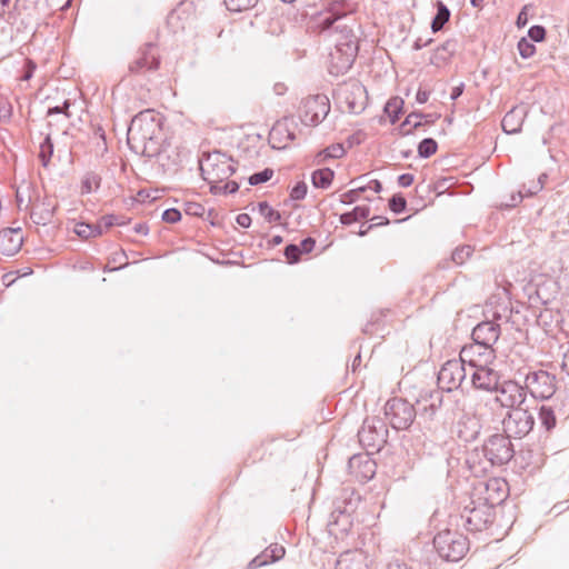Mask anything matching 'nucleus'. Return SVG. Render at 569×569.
<instances>
[{
    "label": "nucleus",
    "instance_id": "f257e3e1",
    "mask_svg": "<svg viewBox=\"0 0 569 569\" xmlns=\"http://www.w3.org/2000/svg\"><path fill=\"white\" fill-rule=\"evenodd\" d=\"M358 3L351 0H339L330 3L329 13L322 21L323 30H333L335 51L330 53L332 67L337 72L348 71L358 53V38L355 33V19H349L352 23H341L340 20L348 14L357 11Z\"/></svg>",
    "mask_w": 569,
    "mask_h": 569
},
{
    "label": "nucleus",
    "instance_id": "f03ea898",
    "mask_svg": "<svg viewBox=\"0 0 569 569\" xmlns=\"http://www.w3.org/2000/svg\"><path fill=\"white\" fill-rule=\"evenodd\" d=\"M162 131L161 117L153 110H143L134 116L128 128V144L143 154L157 144Z\"/></svg>",
    "mask_w": 569,
    "mask_h": 569
},
{
    "label": "nucleus",
    "instance_id": "7ed1b4c3",
    "mask_svg": "<svg viewBox=\"0 0 569 569\" xmlns=\"http://www.w3.org/2000/svg\"><path fill=\"white\" fill-rule=\"evenodd\" d=\"M202 178L210 184L222 183L231 177L236 167L231 158L220 151L209 153L200 161Z\"/></svg>",
    "mask_w": 569,
    "mask_h": 569
},
{
    "label": "nucleus",
    "instance_id": "20e7f679",
    "mask_svg": "<svg viewBox=\"0 0 569 569\" xmlns=\"http://www.w3.org/2000/svg\"><path fill=\"white\" fill-rule=\"evenodd\" d=\"M433 546L438 555L447 561H458L469 549L467 538L458 532L445 530L433 538Z\"/></svg>",
    "mask_w": 569,
    "mask_h": 569
},
{
    "label": "nucleus",
    "instance_id": "39448f33",
    "mask_svg": "<svg viewBox=\"0 0 569 569\" xmlns=\"http://www.w3.org/2000/svg\"><path fill=\"white\" fill-rule=\"evenodd\" d=\"M525 391L532 398L546 400L550 399L557 389V379L555 375L546 370L528 371L525 376Z\"/></svg>",
    "mask_w": 569,
    "mask_h": 569
},
{
    "label": "nucleus",
    "instance_id": "423d86ee",
    "mask_svg": "<svg viewBox=\"0 0 569 569\" xmlns=\"http://www.w3.org/2000/svg\"><path fill=\"white\" fill-rule=\"evenodd\" d=\"M481 451L490 466H503L515 456L510 438L500 433L490 436L482 445Z\"/></svg>",
    "mask_w": 569,
    "mask_h": 569
},
{
    "label": "nucleus",
    "instance_id": "0eeeda50",
    "mask_svg": "<svg viewBox=\"0 0 569 569\" xmlns=\"http://www.w3.org/2000/svg\"><path fill=\"white\" fill-rule=\"evenodd\" d=\"M385 415L392 428L408 429L418 412L413 405L402 398H392L385 405Z\"/></svg>",
    "mask_w": 569,
    "mask_h": 569
},
{
    "label": "nucleus",
    "instance_id": "6e6552de",
    "mask_svg": "<svg viewBox=\"0 0 569 569\" xmlns=\"http://www.w3.org/2000/svg\"><path fill=\"white\" fill-rule=\"evenodd\" d=\"M330 112V101L325 94L309 96L301 100L298 116L306 126L319 124Z\"/></svg>",
    "mask_w": 569,
    "mask_h": 569
},
{
    "label": "nucleus",
    "instance_id": "1a4fd4ad",
    "mask_svg": "<svg viewBox=\"0 0 569 569\" xmlns=\"http://www.w3.org/2000/svg\"><path fill=\"white\" fill-rule=\"evenodd\" d=\"M468 367L461 359L445 362L438 373V386L448 392L458 388L463 389L468 376Z\"/></svg>",
    "mask_w": 569,
    "mask_h": 569
},
{
    "label": "nucleus",
    "instance_id": "9d476101",
    "mask_svg": "<svg viewBox=\"0 0 569 569\" xmlns=\"http://www.w3.org/2000/svg\"><path fill=\"white\" fill-rule=\"evenodd\" d=\"M533 426V415L521 407L509 410L502 420L503 432L509 438L521 439L532 430Z\"/></svg>",
    "mask_w": 569,
    "mask_h": 569
},
{
    "label": "nucleus",
    "instance_id": "9b49d317",
    "mask_svg": "<svg viewBox=\"0 0 569 569\" xmlns=\"http://www.w3.org/2000/svg\"><path fill=\"white\" fill-rule=\"evenodd\" d=\"M338 100L350 113H360L367 103V90L359 81H349L337 90Z\"/></svg>",
    "mask_w": 569,
    "mask_h": 569
},
{
    "label": "nucleus",
    "instance_id": "f8f14e48",
    "mask_svg": "<svg viewBox=\"0 0 569 569\" xmlns=\"http://www.w3.org/2000/svg\"><path fill=\"white\" fill-rule=\"evenodd\" d=\"M473 501L466 506L461 513L463 526L472 532L487 529L493 521V507L487 502L470 507Z\"/></svg>",
    "mask_w": 569,
    "mask_h": 569
},
{
    "label": "nucleus",
    "instance_id": "ddd939ff",
    "mask_svg": "<svg viewBox=\"0 0 569 569\" xmlns=\"http://www.w3.org/2000/svg\"><path fill=\"white\" fill-rule=\"evenodd\" d=\"M493 391L496 392L495 401L502 408H507L509 410L520 408V406L526 401V391L523 387L513 380H506L501 383L499 382Z\"/></svg>",
    "mask_w": 569,
    "mask_h": 569
},
{
    "label": "nucleus",
    "instance_id": "4468645a",
    "mask_svg": "<svg viewBox=\"0 0 569 569\" xmlns=\"http://www.w3.org/2000/svg\"><path fill=\"white\" fill-rule=\"evenodd\" d=\"M387 429L383 423L376 419H366L358 431L360 443L366 448L379 449L386 442Z\"/></svg>",
    "mask_w": 569,
    "mask_h": 569
},
{
    "label": "nucleus",
    "instance_id": "2eb2a0df",
    "mask_svg": "<svg viewBox=\"0 0 569 569\" xmlns=\"http://www.w3.org/2000/svg\"><path fill=\"white\" fill-rule=\"evenodd\" d=\"M459 358L466 363L468 369H472L478 367V365L486 366L491 363L496 356L493 348H488L473 341L461 349Z\"/></svg>",
    "mask_w": 569,
    "mask_h": 569
},
{
    "label": "nucleus",
    "instance_id": "dca6fc26",
    "mask_svg": "<svg viewBox=\"0 0 569 569\" xmlns=\"http://www.w3.org/2000/svg\"><path fill=\"white\" fill-rule=\"evenodd\" d=\"M470 380L466 382V386H470L475 389L493 391L499 383V373L491 369L489 365L475 367L469 369Z\"/></svg>",
    "mask_w": 569,
    "mask_h": 569
},
{
    "label": "nucleus",
    "instance_id": "f3484780",
    "mask_svg": "<svg viewBox=\"0 0 569 569\" xmlns=\"http://www.w3.org/2000/svg\"><path fill=\"white\" fill-rule=\"evenodd\" d=\"M159 64L160 60L156 46L148 42L139 50L138 57L129 64V71L131 73L153 71L159 68Z\"/></svg>",
    "mask_w": 569,
    "mask_h": 569
},
{
    "label": "nucleus",
    "instance_id": "a211bd4d",
    "mask_svg": "<svg viewBox=\"0 0 569 569\" xmlns=\"http://www.w3.org/2000/svg\"><path fill=\"white\" fill-rule=\"evenodd\" d=\"M58 202L51 197L38 199L32 203L30 218L38 226H47L51 223Z\"/></svg>",
    "mask_w": 569,
    "mask_h": 569
},
{
    "label": "nucleus",
    "instance_id": "6ab92c4d",
    "mask_svg": "<svg viewBox=\"0 0 569 569\" xmlns=\"http://www.w3.org/2000/svg\"><path fill=\"white\" fill-rule=\"evenodd\" d=\"M500 336V326L492 321H482L472 330V340L488 348H492Z\"/></svg>",
    "mask_w": 569,
    "mask_h": 569
},
{
    "label": "nucleus",
    "instance_id": "aec40b11",
    "mask_svg": "<svg viewBox=\"0 0 569 569\" xmlns=\"http://www.w3.org/2000/svg\"><path fill=\"white\" fill-rule=\"evenodd\" d=\"M23 243V236L20 228H7L0 231V253L3 256L16 254Z\"/></svg>",
    "mask_w": 569,
    "mask_h": 569
},
{
    "label": "nucleus",
    "instance_id": "412c9836",
    "mask_svg": "<svg viewBox=\"0 0 569 569\" xmlns=\"http://www.w3.org/2000/svg\"><path fill=\"white\" fill-rule=\"evenodd\" d=\"M441 405L442 396L439 391H432L421 396L420 399L417 400L419 418L426 421L432 420Z\"/></svg>",
    "mask_w": 569,
    "mask_h": 569
},
{
    "label": "nucleus",
    "instance_id": "4be33fe9",
    "mask_svg": "<svg viewBox=\"0 0 569 569\" xmlns=\"http://www.w3.org/2000/svg\"><path fill=\"white\" fill-rule=\"evenodd\" d=\"M336 569H369V559L362 550H348L340 555Z\"/></svg>",
    "mask_w": 569,
    "mask_h": 569
},
{
    "label": "nucleus",
    "instance_id": "5701e85b",
    "mask_svg": "<svg viewBox=\"0 0 569 569\" xmlns=\"http://www.w3.org/2000/svg\"><path fill=\"white\" fill-rule=\"evenodd\" d=\"M284 553L286 549L283 546L271 543L248 563L247 569H258L277 562L284 557Z\"/></svg>",
    "mask_w": 569,
    "mask_h": 569
},
{
    "label": "nucleus",
    "instance_id": "b1692460",
    "mask_svg": "<svg viewBox=\"0 0 569 569\" xmlns=\"http://www.w3.org/2000/svg\"><path fill=\"white\" fill-rule=\"evenodd\" d=\"M485 501L493 507L506 499L508 485L503 479L491 478L485 482Z\"/></svg>",
    "mask_w": 569,
    "mask_h": 569
},
{
    "label": "nucleus",
    "instance_id": "393cba45",
    "mask_svg": "<svg viewBox=\"0 0 569 569\" xmlns=\"http://www.w3.org/2000/svg\"><path fill=\"white\" fill-rule=\"evenodd\" d=\"M527 111L525 107L512 108L505 114L501 121L502 130L508 134L520 132Z\"/></svg>",
    "mask_w": 569,
    "mask_h": 569
},
{
    "label": "nucleus",
    "instance_id": "a878e982",
    "mask_svg": "<svg viewBox=\"0 0 569 569\" xmlns=\"http://www.w3.org/2000/svg\"><path fill=\"white\" fill-rule=\"evenodd\" d=\"M26 0H0V16H8V20H16L22 10L29 7Z\"/></svg>",
    "mask_w": 569,
    "mask_h": 569
},
{
    "label": "nucleus",
    "instance_id": "bb28decb",
    "mask_svg": "<svg viewBox=\"0 0 569 569\" xmlns=\"http://www.w3.org/2000/svg\"><path fill=\"white\" fill-rule=\"evenodd\" d=\"M73 231L82 239L96 238L103 233L101 223L90 224L86 222L76 223Z\"/></svg>",
    "mask_w": 569,
    "mask_h": 569
},
{
    "label": "nucleus",
    "instance_id": "cd10ccee",
    "mask_svg": "<svg viewBox=\"0 0 569 569\" xmlns=\"http://www.w3.org/2000/svg\"><path fill=\"white\" fill-rule=\"evenodd\" d=\"M333 177V170L329 168H322L312 172L311 181L316 188L327 189L331 184Z\"/></svg>",
    "mask_w": 569,
    "mask_h": 569
},
{
    "label": "nucleus",
    "instance_id": "c85d7f7f",
    "mask_svg": "<svg viewBox=\"0 0 569 569\" xmlns=\"http://www.w3.org/2000/svg\"><path fill=\"white\" fill-rule=\"evenodd\" d=\"M539 420L541 426L550 431L556 427L557 423V415L553 406L551 405H542L539 408Z\"/></svg>",
    "mask_w": 569,
    "mask_h": 569
},
{
    "label": "nucleus",
    "instance_id": "c756f323",
    "mask_svg": "<svg viewBox=\"0 0 569 569\" xmlns=\"http://www.w3.org/2000/svg\"><path fill=\"white\" fill-rule=\"evenodd\" d=\"M437 13L431 22L433 32L440 31L450 19V10L442 1H437Z\"/></svg>",
    "mask_w": 569,
    "mask_h": 569
},
{
    "label": "nucleus",
    "instance_id": "7c9ffc66",
    "mask_svg": "<svg viewBox=\"0 0 569 569\" xmlns=\"http://www.w3.org/2000/svg\"><path fill=\"white\" fill-rule=\"evenodd\" d=\"M370 209L366 206H358L352 211L342 213L340 216V222L342 224H351L358 220L366 219L369 217Z\"/></svg>",
    "mask_w": 569,
    "mask_h": 569
},
{
    "label": "nucleus",
    "instance_id": "2f4dec72",
    "mask_svg": "<svg viewBox=\"0 0 569 569\" xmlns=\"http://www.w3.org/2000/svg\"><path fill=\"white\" fill-rule=\"evenodd\" d=\"M101 177L96 172H87L81 181V193H91L100 188Z\"/></svg>",
    "mask_w": 569,
    "mask_h": 569
},
{
    "label": "nucleus",
    "instance_id": "473e14b6",
    "mask_svg": "<svg viewBox=\"0 0 569 569\" xmlns=\"http://www.w3.org/2000/svg\"><path fill=\"white\" fill-rule=\"evenodd\" d=\"M426 116L418 112H412L407 116L405 121L400 126V130L403 134H410L412 132V129H416L422 124L421 119Z\"/></svg>",
    "mask_w": 569,
    "mask_h": 569
},
{
    "label": "nucleus",
    "instance_id": "72a5a7b5",
    "mask_svg": "<svg viewBox=\"0 0 569 569\" xmlns=\"http://www.w3.org/2000/svg\"><path fill=\"white\" fill-rule=\"evenodd\" d=\"M402 106H403V100L400 99V98H392L390 99L386 106H385V112L388 114V117L390 118V121L392 123H395L398 118H399V114L402 110Z\"/></svg>",
    "mask_w": 569,
    "mask_h": 569
},
{
    "label": "nucleus",
    "instance_id": "f704fd0d",
    "mask_svg": "<svg viewBox=\"0 0 569 569\" xmlns=\"http://www.w3.org/2000/svg\"><path fill=\"white\" fill-rule=\"evenodd\" d=\"M345 152L346 151H345V148L342 144L335 143V144L329 146L325 150L320 151L317 154V159H318V162H321L322 160H325L327 158L339 159L345 154Z\"/></svg>",
    "mask_w": 569,
    "mask_h": 569
},
{
    "label": "nucleus",
    "instance_id": "c9c22d12",
    "mask_svg": "<svg viewBox=\"0 0 569 569\" xmlns=\"http://www.w3.org/2000/svg\"><path fill=\"white\" fill-rule=\"evenodd\" d=\"M258 211L268 222H278L281 219L280 212L274 210L267 201L258 203Z\"/></svg>",
    "mask_w": 569,
    "mask_h": 569
},
{
    "label": "nucleus",
    "instance_id": "e433bc0d",
    "mask_svg": "<svg viewBox=\"0 0 569 569\" xmlns=\"http://www.w3.org/2000/svg\"><path fill=\"white\" fill-rule=\"evenodd\" d=\"M438 144L435 139L426 138L418 144V154L421 158H429L437 152Z\"/></svg>",
    "mask_w": 569,
    "mask_h": 569
},
{
    "label": "nucleus",
    "instance_id": "4c0bfd02",
    "mask_svg": "<svg viewBox=\"0 0 569 569\" xmlns=\"http://www.w3.org/2000/svg\"><path fill=\"white\" fill-rule=\"evenodd\" d=\"M472 251V247L468 244L457 247L451 254V259L456 264L460 266L471 256Z\"/></svg>",
    "mask_w": 569,
    "mask_h": 569
},
{
    "label": "nucleus",
    "instance_id": "58836bf2",
    "mask_svg": "<svg viewBox=\"0 0 569 569\" xmlns=\"http://www.w3.org/2000/svg\"><path fill=\"white\" fill-rule=\"evenodd\" d=\"M257 0H224L228 10L241 12L254 6Z\"/></svg>",
    "mask_w": 569,
    "mask_h": 569
},
{
    "label": "nucleus",
    "instance_id": "ea45409f",
    "mask_svg": "<svg viewBox=\"0 0 569 569\" xmlns=\"http://www.w3.org/2000/svg\"><path fill=\"white\" fill-rule=\"evenodd\" d=\"M238 189H239V184L236 181H228V180H226L222 183L212 184V188H210L211 192L214 194L234 193Z\"/></svg>",
    "mask_w": 569,
    "mask_h": 569
},
{
    "label": "nucleus",
    "instance_id": "a19ab883",
    "mask_svg": "<svg viewBox=\"0 0 569 569\" xmlns=\"http://www.w3.org/2000/svg\"><path fill=\"white\" fill-rule=\"evenodd\" d=\"M546 180H547V174L546 173H541L537 181H532L531 184L528 186V187L525 184L521 190L523 191L526 197L535 196L539 191L542 190Z\"/></svg>",
    "mask_w": 569,
    "mask_h": 569
},
{
    "label": "nucleus",
    "instance_id": "79ce46f5",
    "mask_svg": "<svg viewBox=\"0 0 569 569\" xmlns=\"http://www.w3.org/2000/svg\"><path fill=\"white\" fill-rule=\"evenodd\" d=\"M53 154V143L50 137H46L43 142L40 144V158L42 160V164L47 166L51 156Z\"/></svg>",
    "mask_w": 569,
    "mask_h": 569
},
{
    "label": "nucleus",
    "instance_id": "37998d69",
    "mask_svg": "<svg viewBox=\"0 0 569 569\" xmlns=\"http://www.w3.org/2000/svg\"><path fill=\"white\" fill-rule=\"evenodd\" d=\"M273 176V170L270 168H266L264 170L260 172H256L252 176L249 177V183L251 186H257L260 183H264L269 181Z\"/></svg>",
    "mask_w": 569,
    "mask_h": 569
},
{
    "label": "nucleus",
    "instance_id": "c03bdc74",
    "mask_svg": "<svg viewBox=\"0 0 569 569\" xmlns=\"http://www.w3.org/2000/svg\"><path fill=\"white\" fill-rule=\"evenodd\" d=\"M518 51H519V54L523 58V59H528V58H531L535 52H536V47L533 43H531L529 40H527L526 38H521L518 42Z\"/></svg>",
    "mask_w": 569,
    "mask_h": 569
},
{
    "label": "nucleus",
    "instance_id": "a18cd8bd",
    "mask_svg": "<svg viewBox=\"0 0 569 569\" xmlns=\"http://www.w3.org/2000/svg\"><path fill=\"white\" fill-rule=\"evenodd\" d=\"M406 207H407V201H406V199L402 196L395 194L389 200V208L395 213L403 212Z\"/></svg>",
    "mask_w": 569,
    "mask_h": 569
},
{
    "label": "nucleus",
    "instance_id": "49530a36",
    "mask_svg": "<svg viewBox=\"0 0 569 569\" xmlns=\"http://www.w3.org/2000/svg\"><path fill=\"white\" fill-rule=\"evenodd\" d=\"M284 256L289 263H296L299 261L301 256V249L298 244H288L284 248Z\"/></svg>",
    "mask_w": 569,
    "mask_h": 569
},
{
    "label": "nucleus",
    "instance_id": "de8ad7c7",
    "mask_svg": "<svg viewBox=\"0 0 569 569\" xmlns=\"http://www.w3.org/2000/svg\"><path fill=\"white\" fill-rule=\"evenodd\" d=\"M366 188L357 187L352 190H349L340 196V201L346 204L353 203L358 200V197L361 192H365Z\"/></svg>",
    "mask_w": 569,
    "mask_h": 569
},
{
    "label": "nucleus",
    "instance_id": "09e8293b",
    "mask_svg": "<svg viewBox=\"0 0 569 569\" xmlns=\"http://www.w3.org/2000/svg\"><path fill=\"white\" fill-rule=\"evenodd\" d=\"M307 184L303 181H300L292 188L290 197L293 200H302L307 194Z\"/></svg>",
    "mask_w": 569,
    "mask_h": 569
},
{
    "label": "nucleus",
    "instance_id": "8fccbe9b",
    "mask_svg": "<svg viewBox=\"0 0 569 569\" xmlns=\"http://www.w3.org/2000/svg\"><path fill=\"white\" fill-rule=\"evenodd\" d=\"M528 36L532 41L540 42L546 37V29L542 26H532L528 31Z\"/></svg>",
    "mask_w": 569,
    "mask_h": 569
},
{
    "label": "nucleus",
    "instance_id": "3c124183",
    "mask_svg": "<svg viewBox=\"0 0 569 569\" xmlns=\"http://www.w3.org/2000/svg\"><path fill=\"white\" fill-rule=\"evenodd\" d=\"M181 219V213L174 208H170L163 211L162 220L167 223H176Z\"/></svg>",
    "mask_w": 569,
    "mask_h": 569
},
{
    "label": "nucleus",
    "instance_id": "603ef678",
    "mask_svg": "<svg viewBox=\"0 0 569 569\" xmlns=\"http://www.w3.org/2000/svg\"><path fill=\"white\" fill-rule=\"evenodd\" d=\"M36 69H37L36 62L31 59H27L26 64H24V72H23V76L21 79L23 81H29L33 77Z\"/></svg>",
    "mask_w": 569,
    "mask_h": 569
},
{
    "label": "nucleus",
    "instance_id": "864d4df0",
    "mask_svg": "<svg viewBox=\"0 0 569 569\" xmlns=\"http://www.w3.org/2000/svg\"><path fill=\"white\" fill-rule=\"evenodd\" d=\"M69 107H70V102H69V100H66L63 102L62 107L57 106V107H53V108H49L48 112H47V116L64 113L67 116V118H69L70 117V113L68 112Z\"/></svg>",
    "mask_w": 569,
    "mask_h": 569
},
{
    "label": "nucleus",
    "instance_id": "5fc2aeb1",
    "mask_svg": "<svg viewBox=\"0 0 569 569\" xmlns=\"http://www.w3.org/2000/svg\"><path fill=\"white\" fill-rule=\"evenodd\" d=\"M315 244H316V241L313 238L311 237H308L306 239H303L300 244H298L301 249V254L302 253H309L313 250L315 248Z\"/></svg>",
    "mask_w": 569,
    "mask_h": 569
},
{
    "label": "nucleus",
    "instance_id": "6e6d98bb",
    "mask_svg": "<svg viewBox=\"0 0 569 569\" xmlns=\"http://www.w3.org/2000/svg\"><path fill=\"white\" fill-rule=\"evenodd\" d=\"M98 223H101L103 232L114 226L117 222V218L112 214L103 216Z\"/></svg>",
    "mask_w": 569,
    "mask_h": 569
},
{
    "label": "nucleus",
    "instance_id": "4d7b16f0",
    "mask_svg": "<svg viewBox=\"0 0 569 569\" xmlns=\"http://www.w3.org/2000/svg\"><path fill=\"white\" fill-rule=\"evenodd\" d=\"M526 197L522 190H519L517 193H512L510 197V202L505 203L507 208L516 207L518 203L522 201Z\"/></svg>",
    "mask_w": 569,
    "mask_h": 569
},
{
    "label": "nucleus",
    "instance_id": "13d9d810",
    "mask_svg": "<svg viewBox=\"0 0 569 569\" xmlns=\"http://www.w3.org/2000/svg\"><path fill=\"white\" fill-rule=\"evenodd\" d=\"M398 183L402 188L410 187L413 183V176L411 173H402L398 177Z\"/></svg>",
    "mask_w": 569,
    "mask_h": 569
},
{
    "label": "nucleus",
    "instance_id": "bf43d9fd",
    "mask_svg": "<svg viewBox=\"0 0 569 569\" xmlns=\"http://www.w3.org/2000/svg\"><path fill=\"white\" fill-rule=\"evenodd\" d=\"M237 223L242 228H249L251 224V217L248 213H240L236 218Z\"/></svg>",
    "mask_w": 569,
    "mask_h": 569
},
{
    "label": "nucleus",
    "instance_id": "052dcab7",
    "mask_svg": "<svg viewBox=\"0 0 569 569\" xmlns=\"http://www.w3.org/2000/svg\"><path fill=\"white\" fill-rule=\"evenodd\" d=\"M388 223H389L388 218L381 217V216H376V217L371 218V224L368 226V229H372V228L380 227V226H386Z\"/></svg>",
    "mask_w": 569,
    "mask_h": 569
},
{
    "label": "nucleus",
    "instance_id": "680f3d73",
    "mask_svg": "<svg viewBox=\"0 0 569 569\" xmlns=\"http://www.w3.org/2000/svg\"><path fill=\"white\" fill-rule=\"evenodd\" d=\"M361 188H366V190H372L376 193H379L382 190V184L379 180H371L367 186H362Z\"/></svg>",
    "mask_w": 569,
    "mask_h": 569
},
{
    "label": "nucleus",
    "instance_id": "e2e57ef3",
    "mask_svg": "<svg viewBox=\"0 0 569 569\" xmlns=\"http://www.w3.org/2000/svg\"><path fill=\"white\" fill-rule=\"evenodd\" d=\"M428 99H429V92L426 90L419 89L416 94V101L418 103H426L428 101Z\"/></svg>",
    "mask_w": 569,
    "mask_h": 569
},
{
    "label": "nucleus",
    "instance_id": "0e129e2a",
    "mask_svg": "<svg viewBox=\"0 0 569 569\" xmlns=\"http://www.w3.org/2000/svg\"><path fill=\"white\" fill-rule=\"evenodd\" d=\"M463 88H465L463 83H460L459 86H456L455 88H452V91L450 93V99L457 100L462 94Z\"/></svg>",
    "mask_w": 569,
    "mask_h": 569
},
{
    "label": "nucleus",
    "instance_id": "69168bd1",
    "mask_svg": "<svg viewBox=\"0 0 569 569\" xmlns=\"http://www.w3.org/2000/svg\"><path fill=\"white\" fill-rule=\"evenodd\" d=\"M386 569H410L406 563L399 560L391 561L387 565Z\"/></svg>",
    "mask_w": 569,
    "mask_h": 569
},
{
    "label": "nucleus",
    "instance_id": "338daca9",
    "mask_svg": "<svg viewBox=\"0 0 569 569\" xmlns=\"http://www.w3.org/2000/svg\"><path fill=\"white\" fill-rule=\"evenodd\" d=\"M526 8H523L520 13L518 14V18H517V24L518 27H523L527 24L528 22V17H527V13H526Z\"/></svg>",
    "mask_w": 569,
    "mask_h": 569
},
{
    "label": "nucleus",
    "instance_id": "774afa93",
    "mask_svg": "<svg viewBox=\"0 0 569 569\" xmlns=\"http://www.w3.org/2000/svg\"><path fill=\"white\" fill-rule=\"evenodd\" d=\"M561 368H562V370H563V371H566V372H567V375H569V348H568V350L563 353Z\"/></svg>",
    "mask_w": 569,
    "mask_h": 569
}]
</instances>
